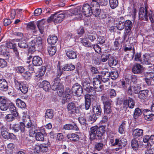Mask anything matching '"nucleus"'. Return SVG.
<instances>
[{"mask_svg": "<svg viewBox=\"0 0 154 154\" xmlns=\"http://www.w3.org/2000/svg\"><path fill=\"white\" fill-rule=\"evenodd\" d=\"M14 83L22 93L25 94L27 93L28 90V87L27 85L20 83L16 79L14 80Z\"/></svg>", "mask_w": 154, "mask_h": 154, "instance_id": "nucleus-9", "label": "nucleus"}, {"mask_svg": "<svg viewBox=\"0 0 154 154\" xmlns=\"http://www.w3.org/2000/svg\"><path fill=\"white\" fill-rule=\"evenodd\" d=\"M143 134V130L139 128L134 129L133 132V135L135 138L142 136Z\"/></svg>", "mask_w": 154, "mask_h": 154, "instance_id": "nucleus-28", "label": "nucleus"}, {"mask_svg": "<svg viewBox=\"0 0 154 154\" xmlns=\"http://www.w3.org/2000/svg\"><path fill=\"white\" fill-rule=\"evenodd\" d=\"M110 74L112 80H115L119 76V74L116 71H112Z\"/></svg>", "mask_w": 154, "mask_h": 154, "instance_id": "nucleus-49", "label": "nucleus"}, {"mask_svg": "<svg viewBox=\"0 0 154 154\" xmlns=\"http://www.w3.org/2000/svg\"><path fill=\"white\" fill-rule=\"evenodd\" d=\"M133 92L135 94L137 93L140 89V86L139 85H137L136 84H134L133 85Z\"/></svg>", "mask_w": 154, "mask_h": 154, "instance_id": "nucleus-52", "label": "nucleus"}, {"mask_svg": "<svg viewBox=\"0 0 154 154\" xmlns=\"http://www.w3.org/2000/svg\"><path fill=\"white\" fill-rule=\"evenodd\" d=\"M100 11L98 8H96L94 10L91 11V14H93L95 17L98 16L100 14Z\"/></svg>", "mask_w": 154, "mask_h": 154, "instance_id": "nucleus-58", "label": "nucleus"}, {"mask_svg": "<svg viewBox=\"0 0 154 154\" xmlns=\"http://www.w3.org/2000/svg\"><path fill=\"white\" fill-rule=\"evenodd\" d=\"M141 114V110L138 108L135 109L134 113V119H136L138 116L140 115Z\"/></svg>", "mask_w": 154, "mask_h": 154, "instance_id": "nucleus-53", "label": "nucleus"}, {"mask_svg": "<svg viewBox=\"0 0 154 154\" xmlns=\"http://www.w3.org/2000/svg\"><path fill=\"white\" fill-rule=\"evenodd\" d=\"M30 45H33L35 46H39L42 44V38L39 37H36L34 40H33L30 42Z\"/></svg>", "mask_w": 154, "mask_h": 154, "instance_id": "nucleus-25", "label": "nucleus"}, {"mask_svg": "<svg viewBox=\"0 0 154 154\" xmlns=\"http://www.w3.org/2000/svg\"><path fill=\"white\" fill-rule=\"evenodd\" d=\"M110 76V72L106 71H103L101 73L100 79L103 82H108Z\"/></svg>", "mask_w": 154, "mask_h": 154, "instance_id": "nucleus-15", "label": "nucleus"}, {"mask_svg": "<svg viewBox=\"0 0 154 154\" xmlns=\"http://www.w3.org/2000/svg\"><path fill=\"white\" fill-rule=\"evenodd\" d=\"M143 66L139 64H135L132 69V72L134 74H138L141 72Z\"/></svg>", "mask_w": 154, "mask_h": 154, "instance_id": "nucleus-23", "label": "nucleus"}, {"mask_svg": "<svg viewBox=\"0 0 154 154\" xmlns=\"http://www.w3.org/2000/svg\"><path fill=\"white\" fill-rule=\"evenodd\" d=\"M112 101L109 100L103 101L104 105V111L106 114H109L112 112L111 104Z\"/></svg>", "mask_w": 154, "mask_h": 154, "instance_id": "nucleus-11", "label": "nucleus"}, {"mask_svg": "<svg viewBox=\"0 0 154 154\" xmlns=\"http://www.w3.org/2000/svg\"><path fill=\"white\" fill-rule=\"evenodd\" d=\"M143 115L145 119L147 120H150L152 119V117L154 116L153 113L151 111L148 109H145L144 110Z\"/></svg>", "mask_w": 154, "mask_h": 154, "instance_id": "nucleus-24", "label": "nucleus"}, {"mask_svg": "<svg viewBox=\"0 0 154 154\" xmlns=\"http://www.w3.org/2000/svg\"><path fill=\"white\" fill-rule=\"evenodd\" d=\"M108 63L109 65L111 66H116L117 63V62L115 59L114 57L110 55L109 58Z\"/></svg>", "mask_w": 154, "mask_h": 154, "instance_id": "nucleus-36", "label": "nucleus"}, {"mask_svg": "<svg viewBox=\"0 0 154 154\" xmlns=\"http://www.w3.org/2000/svg\"><path fill=\"white\" fill-rule=\"evenodd\" d=\"M6 120L8 122H11L14 119V117L13 114H8L5 117Z\"/></svg>", "mask_w": 154, "mask_h": 154, "instance_id": "nucleus-50", "label": "nucleus"}, {"mask_svg": "<svg viewBox=\"0 0 154 154\" xmlns=\"http://www.w3.org/2000/svg\"><path fill=\"white\" fill-rule=\"evenodd\" d=\"M46 68L45 66H42L41 68L38 69L36 73V76L37 77H40L44 75L45 73Z\"/></svg>", "mask_w": 154, "mask_h": 154, "instance_id": "nucleus-32", "label": "nucleus"}, {"mask_svg": "<svg viewBox=\"0 0 154 154\" xmlns=\"http://www.w3.org/2000/svg\"><path fill=\"white\" fill-rule=\"evenodd\" d=\"M131 145L134 150H137L138 147V144L137 140L135 139H133L131 141Z\"/></svg>", "mask_w": 154, "mask_h": 154, "instance_id": "nucleus-43", "label": "nucleus"}, {"mask_svg": "<svg viewBox=\"0 0 154 154\" xmlns=\"http://www.w3.org/2000/svg\"><path fill=\"white\" fill-rule=\"evenodd\" d=\"M57 37L55 35L53 36H50L49 38V45L55 46V44L57 42Z\"/></svg>", "mask_w": 154, "mask_h": 154, "instance_id": "nucleus-35", "label": "nucleus"}, {"mask_svg": "<svg viewBox=\"0 0 154 154\" xmlns=\"http://www.w3.org/2000/svg\"><path fill=\"white\" fill-rule=\"evenodd\" d=\"M72 89L74 95L79 96L82 93V88L81 85L78 83H76L73 85Z\"/></svg>", "mask_w": 154, "mask_h": 154, "instance_id": "nucleus-6", "label": "nucleus"}, {"mask_svg": "<svg viewBox=\"0 0 154 154\" xmlns=\"http://www.w3.org/2000/svg\"><path fill=\"white\" fill-rule=\"evenodd\" d=\"M147 77L148 78L152 79V81H153L154 82V71H153L151 72H149L147 74Z\"/></svg>", "mask_w": 154, "mask_h": 154, "instance_id": "nucleus-61", "label": "nucleus"}, {"mask_svg": "<svg viewBox=\"0 0 154 154\" xmlns=\"http://www.w3.org/2000/svg\"><path fill=\"white\" fill-rule=\"evenodd\" d=\"M152 57L147 54H144L142 57L141 60V62L143 64L146 65H151L152 64L151 63L152 62L151 60Z\"/></svg>", "mask_w": 154, "mask_h": 154, "instance_id": "nucleus-10", "label": "nucleus"}, {"mask_svg": "<svg viewBox=\"0 0 154 154\" xmlns=\"http://www.w3.org/2000/svg\"><path fill=\"white\" fill-rule=\"evenodd\" d=\"M146 154H153L154 153V148L152 149L148 147L145 150Z\"/></svg>", "mask_w": 154, "mask_h": 154, "instance_id": "nucleus-64", "label": "nucleus"}, {"mask_svg": "<svg viewBox=\"0 0 154 154\" xmlns=\"http://www.w3.org/2000/svg\"><path fill=\"white\" fill-rule=\"evenodd\" d=\"M14 42H19L18 46L19 47L21 48H27L28 46L26 41V39L21 38L20 39H17L14 40Z\"/></svg>", "mask_w": 154, "mask_h": 154, "instance_id": "nucleus-12", "label": "nucleus"}, {"mask_svg": "<svg viewBox=\"0 0 154 154\" xmlns=\"http://www.w3.org/2000/svg\"><path fill=\"white\" fill-rule=\"evenodd\" d=\"M63 128L68 130L73 129L76 131L79 130L78 128L75 124L74 125L71 124H66L63 126Z\"/></svg>", "mask_w": 154, "mask_h": 154, "instance_id": "nucleus-30", "label": "nucleus"}, {"mask_svg": "<svg viewBox=\"0 0 154 154\" xmlns=\"http://www.w3.org/2000/svg\"><path fill=\"white\" fill-rule=\"evenodd\" d=\"M124 23V22L122 21H119L117 25V27L119 30H122L124 29L125 27Z\"/></svg>", "mask_w": 154, "mask_h": 154, "instance_id": "nucleus-51", "label": "nucleus"}, {"mask_svg": "<svg viewBox=\"0 0 154 154\" xmlns=\"http://www.w3.org/2000/svg\"><path fill=\"white\" fill-rule=\"evenodd\" d=\"M46 21L44 19H43L41 20L38 21L36 24L39 30L41 33L42 34L44 32V27L43 25L45 23Z\"/></svg>", "mask_w": 154, "mask_h": 154, "instance_id": "nucleus-22", "label": "nucleus"}, {"mask_svg": "<svg viewBox=\"0 0 154 154\" xmlns=\"http://www.w3.org/2000/svg\"><path fill=\"white\" fill-rule=\"evenodd\" d=\"M103 146V144L100 143H97L95 145V147L96 149L98 151L102 149Z\"/></svg>", "mask_w": 154, "mask_h": 154, "instance_id": "nucleus-59", "label": "nucleus"}, {"mask_svg": "<svg viewBox=\"0 0 154 154\" xmlns=\"http://www.w3.org/2000/svg\"><path fill=\"white\" fill-rule=\"evenodd\" d=\"M87 91H88L89 94L94 96L96 94V90L92 87H90L89 88L86 87Z\"/></svg>", "mask_w": 154, "mask_h": 154, "instance_id": "nucleus-48", "label": "nucleus"}, {"mask_svg": "<svg viewBox=\"0 0 154 154\" xmlns=\"http://www.w3.org/2000/svg\"><path fill=\"white\" fill-rule=\"evenodd\" d=\"M126 125V122L123 121L119 128V132L121 134L124 133V130Z\"/></svg>", "mask_w": 154, "mask_h": 154, "instance_id": "nucleus-39", "label": "nucleus"}, {"mask_svg": "<svg viewBox=\"0 0 154 154\" xmlns=\"http://www.w3.org/2000/svg\"><path fill=\"white\" fill-rule=\"evenodd\" d=\"M105 131V128L104 126H102L97 127V131H96L97 136L98 137H101Z\"/></svg>", "mask_w": 154, "mask_h": 154, "instance_id": "nucleus-31", "label": "nucleus"}, {"mask_svg": "<svg viewBox=\"0 0 154 154\" xmlns=\"http://www.w3.org/2000/svg\"><path fill=\"white\" fill-rule=\"evenodd\" d=\"M110 54H108L105 53L102 54L101 56V61L103 62H106L110 57Z\"/></svg>", "mask_w": 154, "mask_h": 154, "instance_id": "nucleus-47", "label": "nucleus"}, {"mask_svg": "<svg viewBox=\"0 0 154 154\" xmlns=\"http://www.w3.org/2000/svg\"><path fill=\"white\" fill-rule=\"evenodd\" d=\"M32 147L34 152L38 153L40 151L41 146L38 145H35L32 146Z\"/></svg>", "mask_w": 154, "mask_h": 154, "instance_id": "nucleus-46", "label": "nucleus"}, {"mask_svg": "<svg viewBox=\"0 0 154 154\" xmlns=\"http://www.w3.org/2000/svg\"><path fill=\"white\" fill-rule=\"evenodd\" d=\"M8 106L9 110L11 112L16 111V107L14 105L11 103H9Z\"/></svg>", "mask_w": 154, "mask_h": 154, "instance_id": "nucleus-56", "label": "nucleus"}, {"mask_svg": "<svg viewBox=\"0 0 154 154\" xmlns=\"http://www.w3.org/2000/svg\"><path fill=\"white\" fill-rule=\"evenodd\" d=\"M91 7L87 4L83 5L82 9L80 6H78L74 8H72L68 10L67 13H69L72 16L73 15L76 16L75 18L78 20H81L82 17V12L86 17H88L91 15Z\"/></svg>", "mask_w": 154, "mask_h": 154, "instance_id": "nucleus-1", "label": "nucleus"}, {"mask_svg": "<svg viewBox=\"0 0 154 154\" xmlns=\"http://www.w3.org/2000/svg\"><path fill=\"white\" fill-rule=\"evenodd\" d=\"M42 84L43 85V88L46 91H48V82L46 81H44L42 82Z\"/></svg>", "mask_w": 154, "mask_h": 154, "instance_id": "nucleus-55", "label": "nucleus"}, {"mask_svg": "<svg viewBox=\"0 0 154 154\" xmlns=\"http://www.w3.org/2000/svg\"><path fill=\"white\" fill-rule=\"evenodd\" d=\"M124 105L127 108L128 107L130 108H134L135 103L134 100L132 98L129 97L128 99L125 100L123 103Z\"/></svg>", "mask_w": 154, "mask_h": 154, "instance_id": "nucleus-14", "label": "nucleus"}, {"mask_svg": "<svg viewBox=\"0 0 154 154\" xmlns=\"http://www.w3.org/2000/svg\"><path fill=\"white\" fill-rule=\"evenodd\" d=\"M42 13V10L40 8L36 9L34 11V14L35 16L40 15Z\"/></svg>", "mask_w": 154, "mask_h": 154, "instance_id": "nucleus-63", "label": "nucleus"}, {"mask_svg": "<svg viewBox=\"0 0 154 154\" xmlns=\"http://www.w3.org/2000/svg\"><path fill=\"white\" fill-rule=\"evenodd\" d=\"M67 108L69 112L72 114L75 113H79L80 111L79 107H76L75 104L73 102L69 103L67 105Z\"/></svg>", "mask_w": 154, "mask_h": 154, "instance_id": "nucleus-8", "label": "nucleus"}, {"mask_svg": "<svg viewBox=\"0 0 154 154\" xmlns=\"http://www.w3.org/2000/svg\"><path fill=\"white\" fill-rule=\"evenodd\" d=\"M56 48L55 46L49 45V54L51 56L54 55L56 52Z\"/></svg>", "mask_w": 154, "mask_h": 154, "instance_id": "nucleus-37", "label": "nucleus"}, {"mask_svg": "<svg viewBox=\"0 0 154 154\" xmlns=\"http://www.w3.org/2000/svg\"><path fill=\"white\" fill-rule=\"evenodd\" d=\"M109 5L112 9L116 8L118 5L117 0H109Z\"/></svg>", "mask_w": 154, "mask_h": 154, "instance_id": "nucleus-38", "label": "nucleus"}, {"mask_svg": "<svg viewBox=\"0 0 154 154\" xmlns=\"http://www.w3.org/2000/svg\"><path fill=\"white\" fill-rule=\"evenodd\" d=\"M147 7L146 4L145 3V8L142 7L140 8L139 12V18L140 20H143L145 21H147Z\"/></svg>", "mask_w": 154, "mask_h": 154, "instance_id": "nucleus-5", "label": "nucleus"}, {"mask_svg": "<svg viewBox=\"0 0 154 154\" xmlns=\"http://www.w3.org/2000/svg\"><path fill=\"white\" fill-rule=\"evenodd\" d=\"M110 142L111 145L112 146L118 145L119 147V149L124 147L127 143L126 140L123 138L121 139L118 138H116L115 139H111Z\"/></svg>", "mask_w": 154, "mask_h": 154, "instance_id": "nucleus-4", "label": "nucleus"}, {"mask_svg": "<svg viewBox=\"0 0 154 154\" xmlns=\"http://www.w3.org/2000/svg\"><path fill=\"white\" fill-rule=\"evenodd\" d=\"M9 102H7L6 103L2 104L0 105V109L3 111H6L8 109V106Z\"/></svg>", "mask_w": 154, "mask_h": 154, "instance_id": "nucleus-57", "label": "nucleus"}, {"mask_svg": "<svg viewBox=\"0 0 154 154\" xmlns=\"http://www.w3.org/2000/svg\"><path fill=\"white\" fill-rule=\"evenodd\" d=\"M16 15V12L15 10H11L10 11L9 17L10 19L12 20L14 19Z\"/></svg>", "mask_w": 154, "mask_h": 154, "instance_id": "nucleus-60", "label": "nucleus"}, {"mask_svg": "<svg viewBox=\"0 0 154 154\" xmlns=\"http://www.w3.org/2000/svg\"><path fill=\"white\" fill-rule=\"evenodd\" d=\"M121 85L122 87L125 89L127 88L126 91L127 93L130 95H131L133 92V86H131L129 84H126L125 82L122 81Z\"/></svg>", "mask_w": 154, "mask_h": 154, "instance_id": "nucleus-17", "label": "nucleus"}, {"mask_svg": "<svg viewBox=\"0 0 154 154\" xmlns=\"http://www.w3.org/2000/svg\"><path fill=\"white\" fill-rule=\"evenodd\" d=\"M108 93L109 96L111 98L115 97L116 95V93L115 90L113 89H109L108 91Z\"/></svg>", "mask_w": 154, "mask_h": 154, "instance_id": "nucleus-44", "label": "nucleus"}, {"mask_svg": "<svg viewBox=\"0 0 154 154\" xmlns=\"http://www.w3.org/2000/svg\"><path fill=\"white\" fill-rule=\"evenodd\" d=\"M0 54L5 56L8 55L9 53L6 51L5 47L4 45L0 46Z\"/></svg>", "mask_w": 154, "mask_h": 154, "instance_id": "nucleus-40", "label": "nucleus"}, {"mask_svg": "<svg viewBox=\"0 0 154 154\" xmlns=\"http://www.w3.org/2000/svg\"><path fill=\"white\" fill-rule=\"evenodd\" d=\"M64 15L63 13L58 14V12L51 14L49 17V22L53 21L55 23H59L61 22L64 18Z\"/></svg>", "mask_w": 154, "mask_h": 154, "instance_id": "nucleus-3", "label": "nucleus"}, {"mask_svg": "<svg viewBox=\"0 0 154 154\" xmlns=\"http://www.w3.org/2000/svg\"><path fill=\"white\" fill-rule=\"evenodd\" d=\"M97 126H95L91 128V131L90 133V139L91 140L95 139L97 136L96 131H97Z\"/></svg>", "mask_w": 154, "mask_h": 154, "instance_id": "nucleus-20", "label": "nucleus"}, {"mask_svg": "<svg viewBox=\"0 0 154 154\" xmlns=\"http://www.w3.org/2000/svg\"><path fill=\"white\" fill-rule=\"evenodd\" d=\"M17 105L20 108H24L26 106L25 103L19 99H17L16 100Z\"/></svg>", "mask_w": 154, "mask_h": 154, "instance_id": "nucleus-45", "label": "nucleus"}, {"mask_svg": "<svg viewBox=\"0 0 154 154\" xmlns=\"http://www.w3.org/2000/svg\"><path fill=\"white\" fill-rule=\"evenodd\" d=\"M8 102V99L5 97L4 96L0 97V103L1 105L3 104L6 103Z\"/></svg>", "mask_w": 154, "mask_h": 154, "instance_id": "nucleus-62", "label": "nucleus"}, {"mask_svg": "<svg viewBox=\"0 0 154 154\" xmlns=\"http://www.w3.org/2000/svg\"><path fill=\"white\" fill-rule=\"evenodd\" d=\"M148 91L143 90L140 91L138 94V97L140 99H144L147 96Z\"/></svg>", "mask_w": 154, "mask_h": 154, "instance_id": "nucleus-33", "label": "nucleus"}, {"mask_svg": "<svg viewBox=\"0 0 154 154\" xmlns=\"http://www.w3.org/2000/svg\"><path fill=\"white\" fill-rule=\"evenodd\" d=\"M70 140L74 141H78L79 140V137L77 134L74 133L68 134L66 136Z\"/></svg>", "mask_w": 154, "mask_h": 154, "instance_id": "nucleus-27", "label": "nucleus"}, {"mask_svg": "<svg viewBox=\"0 0 154 154\" xmlns=\"http://www.w3.org/2000/svg\"><path fill=\"white\" fill-rule=\"evenodd\" d=\"M66 54L67 57L70 59H74L77 57L76 53L75 52L72 50H69L66 51Z\"/></svg>", "mask_w": 154, "mask_h": 154, "instance_id": "nucleus-29", "label": "nucleus"}, {"mask_svg": "<svg viewBox=\"0 0 154 154\" xmlns=\"http://www.w3.org/2000/svg\"><path fill=\"white\" fill-rule=\"evenodd\" d=\"M94 113L95 115H100L101 113V107L99 105L94 106L93 108Z\"/></svg>", "mask_w": 154, "mask_h": 154, "instance_id": "nucleus-34", "label": "nucleus"}, {"mask_svg": "<svg viewBox=\"0 0 154 154\" xmlns=\"http://www.w3.org/2000/svg\"><path fill=\"white\" fill-rule=\"evenodd\" d=\"M8 89V83L4 79H0V90L3 91H6Z\"/></svg>", "mask_w": 154, "mask_h": 154, "instance_id": "nucleus-19", "label": "nucleus"}, {"mask_svg": "<svg viewBox=\"0 0 154 154\" xmlns=\"http://www.w3.org/2000/svg\"><path fill=\"white\" fill-rule=\"evenodd\" d=\"M35 139L39 141L43 140L44 138L43 134L40 132H37L36 134Z\"/></svg>", "mask_w": 154, "mask_h": 154, "instance_id": "nucleus-42", "label": "nucleus"}, {"mask_svg": "<svg viewBox=\"0 0 154 154\" xmlns=\"http://www.w3.org/2000/svg\"><path fill=\"white\" fill-rule=\"evenodd\" d=\"M143 140L144 143H149L151 145L154 143V135H145L143 137Z\"/></svg>", "mask_w": 154, "mask_h": 154, "instance_id": "nucleus-16", "label": "nucleus"}, {"mask_svg": "<svg viewBox=\"0 0 154 154\" xmlns=\"http://www.w3.org/2000/svg\"><path fill=\"white\" fill-rule=\"evenodd\" d=\"M124 25L126 32L129 33L131 31L132 27V22L129 20H127L125 21Z\"/></svg>", "mask_w": 154, "mask_h": 154, "instance_id": "nucleus-26", "label": "nucleus"}, {"mask_svg": "<svg viewBox=\"0 0 154 154\" xmlns=\"http://www.w3.org/2000/svg\"><path fill=\"white\" fill-rule=\"evenodd\" d=\"M33 65L35 66H39L42 63V61L41 58L38 56H34L32 59Z\"/></svg>", "mask_w": 154, "mask_h": 154, "instance_id": "nucleus-18", "label": "nucleus"}, {"mask_svg": "<svg viewBox=\"0 0 154 154\" xmlns=\"http://www.w3.org/2000/svg\"><path fill=\"white\" fill-rule=\"evenodd\" d=\"M64 93V95L67 98H70L71 90L69 88H66Z\"/></svg>", "mask_w": 154, "mask_h": 154, "instance_id": "nucleus-54", "label": "nucleus"}, {"mask_svg": "<svg viewBox=\"0 0 154 154\" xmlns=\"http://www.w3.org/2000/svg\"><path fill=\"white\" fill-rule=\"evenodd\" d=\"M1 134L3 137L6 139H14L15 138L14 134L12 133H8L6 131H2Z\"/></svg>", "mask_w": 154, "mask_h": 154, "instance_id": "nucleus-21", "label": "nucleus"}, {"mask_svg": "<svg viewBox=\"0 0 154 154\" xmlns=\"http://www.w3.org/2000/svg\"><path fill=\"white\" fill-rule=\"evenodd\" d=\"M81 42L86 47H91V43L85 38H81Z\"/></svg>", "mask_w": 154, "mask_h": 154, "instance_id": "nucleus-41", "label": "nucleus"}, {"mask_svg": "<svg viewBox=\"0 0 154 154\" xmlns=\"http://www.w3.org/2000/svg\"><path fill=\"white\" fill-rule=\"evenodd\" d=\"M10 128L15 132H18L20 129L21 132L25 131V126L23 122H20V124H15L10 125Z\"/></svg>", "mask_w": 154, "mask_h": 154, "instance_id": "nucleus-7", "label": "nucleus"}, {"mask_svg": "<svg viewBox=\"0 0 154 154\" xmlns=\"http://www.w3.org/2000/svg\"><path fill=\"white\" fill-rule=\"evenodd\" d=\"M51 88L53 90L57 89V93L59 96H61L63 95L64 93L63 85L60 83V80L59 79H55L54 81Z\"/></svg>", "mask_w": 154, "mask_h": 154, "instance_id": "nucleus-2", "label": "nucleus"}, {"mask_svg": "<svg viewBox=\"0 0 154 154\" xmlns=\"http://www.w3.org/2000/svg\"><path fill=\"white\" fill-rule=\"evenodd\" d=\"M23 119L24 122L25 127V126L26 128H29L32 126V123L30 120L29 116L26 114H24L23 116Z\"/></svg>", "mask_w": 154, "mask_h": 154, "instance_id": "nucleus-13", "label": "nucleus"}]
</instances>
